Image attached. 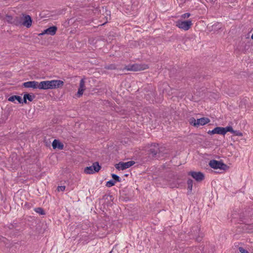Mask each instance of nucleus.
Segmentation results:
<instances>
[{
	"label": "nucleus",
	"instance_id": "f257e3e1",
	"mask_svg": "<svg viewBox=\"0 0 253 253\" xmlns=\"http://www.w3.org/2000/svg\"><path fill=\"white\" fill-rule=\"evenodd\" d=\"M64 82L61 80H51L42 81L40 83V89H54L62 87Z\"/></svg>",
	"mask_w": 253,
	"mask_h": 253
},
{
	"label": "nucleus",
	"instance_id": "f03ea898",
	"mask_svg": "<svg viewBox=\"0 0 253 253\" xmlns=\"http://www.w3.org/2000/svg\"><path fill=\"white\" fill-rule=\"evenodd\" d=\"M162 148L159 147L158 144L154 143L152 144L150 149L148 151V154L149 157H152V158H155L156 159H158L161 158V149Z\"/></svg>",
	"mask_w": 253,
	"mask_h": 253
},
{
	"label": "nucleus",
	"instance_id": "7ed1b4c3",
	"mask_svg": "<svg viewBox=\"0 0 253 253\" xmlns=\"http://www.w3.org/2000/svg\"><path fill=\"white\" fill-rule=\"evenodd\" d=\"M189 233L191 238H195L198 242H200L203 237V234L200 231V227L198 225L192 227Z\"/></svg>",
	"mask_w": 253,
	"mask_h": 253
},
{
	"label": "nucleus",
	"instance_id": "20e7f679",
	"mask_svg": "<svg viewBox=\"0 0 253 253\" xmlns=\"http://www.w3.org/2000/svg\"><path fill=\"white\" fill-rule=\"evenodd\" d=\"M148 68V66L146 64H129L128 65H126L122 70H126L127 71H138L141 70H144Z\"/></svg>",
	"mask_w": 253,
	"mask_h": 253
},
{
	"label": "nucleus",
	"instance_id": "39448f33",
	"mask_svg": "<svg viewBox=\"0 0 253 253\" xmlns=\"http://www.w3.org/2000/svg\"><path fill=\"white\" fill-rule=\"evenodd\" d=\"M210 122V120L208 118L203 117L200 119H198L197 120L194 118H191L190 119V123L193 125V126L198 127L200 125L204 126Z\"/></svg>",
	"mask_w": 253,
	"mask_h": 253
},
{
	"label": "nucleus",
	"instance_id": "423d86ee",
	"mask_svg": "<svg viewBox=\"0 0 253 253\" xmlns=\"http://www.w3.org/2000/svg\"><path fill=\"white\" fill-rule=\"evenodd\" d=\"M192 25L191 20L180 21L178 20L176 23V26L179 28L185 31L188 30Z\"/></svg>",
	"mask_w": 253,
	"mask_h": 253
},
{
	"label": "nucleus",
	"instance_id": "0eeeda50",
	"mask_svg": "<svg viewBox=\"0 0 253 253\" xmlns=\"http://www.w3.org/2000/svg\"><path fill=\"white\" fill-rule=\"evenodd\" d=\"M210 166L214 169H225L227 166L226 165L224 164L221 162L218 161L216 160H212L210 161L209 163Z\"/></svg>",
	"mask_w": 253,
	"mask_h": 253
},
{
	"label": "nucleus",
	"instance_id": "6e6552de",
	"mask_svg": "<svg viewBox=\"0 0 253 253\" xmlns=\"http://www.w3.org/2000/svg\"><path fill=\"white\" fill-rule=\"evenodd\" d=\"M101 167L98 162H95L91 166L87 167L84 169V172L87 174H92L98 172L100 169Z\"/></svg>",
	"mask_w": 253,
	"mask_h": 253
},
{
	"label": "nucleus",
	"instance_id": "1a4fd4ad",
	"mask_svg": "<svg viewBox=\"0 0 253 253\" xmlns=\"http://www.w3.org/2000/svg\"><path fill=\"white\" fill-rule=\"evenodd\" d=\"M21 25H23L28 28H30L32 23V19L29 15L24 13L21 14Z\"/></svg>",
	"mask_w": 253,
	"mask_h": 253
},
{
	"label": "nucleus",
	"instance_id": "9d476101",
	"mask_svg": "<svg viewBox=\"0 0 253 253\" xmlns=\"http://www.w3.org/2000/svg\"><path fill=\"white\" fill-rule=\"evenodd\" d=\"M135 164V162L133 161H128L127 162H120L118 164L115 165V168L117 169L124 170L129 168Z\"/></svg>",
	"mask_w": 253,
	"mask_h": 253
},
{
	"label": "nucleus",
	"instance_id": "9b49d317",
	"mask_svg": "<svg viewBox=\"0 0 253 253\" xmlns=\"http://www.w3.org/2000/svg\"><path fill=\"white\" fill-rule=\"evenodd\" d=\"M189 175H191L197 181L200 182L203 180L205 178L204 173L200 171H190Z\"/></svg>",
	"mask_w": 253,
	"mask_h": 253
},
{
	"label": "nucleus",
	"instance_id": "f8f14e48",
	"mask_svg": "<svg viewBox=\"0 0 253 253\" xmlns=\"http://www.w3.org/2000/svg\"><path fill=\"white\" fill-rule=\"evenodd\" d=\"M23 86L26 88H33L34 89L39 88L40 87V83L37 81H29L23 84Z\"/></svg>",
	"mask_w": 253,
	"mask_h": 253
},
{
	"label": "nucleus",
	"instance_id": "ddd939ff",
	"mask_svg": "<svg viewBox=\"0 0 253 253\" xmlns=\"http://www.w3.org/2000/svg\"><path fill=\"white\" fill-rule=\"evenodd\" d=\"M57 28L56 26H51V27L48 28L47 29L44 30V31L42 33L40 34L39 35H43L44 34H48V35H49L51 36H53L55 34V33L57 31Z\"/></svg>",
	"mask_w": 253,
	"mask_h": 253
},
{
	"label": "nucleus",
	"instance_id": "4468645a",
	"mask_svg": "<svg viewBox=\"0 0 253 253\" xmlns=\"http://www.w3.org/2000/svg\"><path fill=\"white\" fill-rule=\"evenodd\" d=\"M85 82L84 79H82L80 82V86L77 92V95L78 97L81 96L85 89Z\"/></svg>",
	"mask_w": 253,
	"mask_h": 253
},
{
	"label": "nucleus",
	"instance_id": "2eb2a0df",
	"mask_svg": "<svg viewBox=\"0 0 253 253\" xmlns=\"http://www.w3.org/2000/svg\"><path fill=\"white\" fill-rule=\"evenodd\" d=\"M52 146L54 149L57 148L59 150H62L64 148L63 144L57 139H54L53 140L52 143Z\"/></svg>",
	"mask_w": 253,
	"mask_h": 253
},
{
	"label": "nucleus",
	"instance_id": "dca6fc26",
	"mask_svg": "<svg viewBox=\"0 0 253 253\" xmlns=\"http://www.w3.org/2000/svg\"><path fill=\"white\" fill-rule=\"evenodd\" d=\"M208 133L210 135L218 134L223 135L222 127L217 126L211 130H209Z\"/></svg>",
	"mask_w": 253,
	"mask_h": 253
},
{
	"label": "nucleus",
	"instance_id": "f3484780",
	"mask_svg": "<svg viewBox=\"0 0 253 253\" xmlns=\"http://www.w3.org/2000/svg\"><path fill=\"white\" fill-rule=\"evenodd\" d=\"M35 97V96L33 94L31 95L29 93H26L23 96V103H24L26 104L27 103V100H28L29 101H32L34 98Z\"/></svg>",
	"mask_w": 253,
	"mask_h": 253
},
{
	"label": "nucleus",
	"instance_id": "a211bd4d",
	"mask_svg": "<svg viewBox=\"0 0 253 253\" xmlns=\"http://www.w3.org/2000/svg\"><path fill=\"white\" fill-rule=\"evenodd\" d=\"M8 100L11 102H14L17 100L19 103H23V100L21 96L18 95H12L9 97Z\"/></svg>",
	"mask_w": 253,
	"mask_h": 253
},
{
	"label": "nucleus",
	"instance_id": "6ab92c4d",
	"mask_svg": "<svg viewBox=\"0 0 253 253\" xmlns=\"http://www.w3.org/2000/svg\"><path fill=\"white\" fill-rule=\"evenodd\" d=\"M12 24L16 26L21 25V16L13 17Z\"/></svg>",
	"mask_w": 253,
	"mask_h": 253
},
{
	"label": "nucleus",
	"instance_id": "aec40b11",
	"mask_svg": "<svg viewBox=\"0 0 253 253\" xmlns=\"http://www.w3.org/2000/svg\"><path fill=\"white\" fill-rule=\"evenodd\" d=\"M223 135H225L227 132H230L232 133L233 132V129L231 126H227L225 127H222Z\"/></svg>",
	"mask_w": 253,
	"mask_h": 253
},
{
	"label": "nucleus",
	"instance_id": "412c9836",
	"mask_svg": "<svg viewBox=\"0 0 253 253\" xmlns=\"http://www.w3.org/2000/svg\"><path fill=\"white\" fill-rule=\"evenodd\" d=\"M193 180L191 179H189L187 180L188 190L189 191L188 192L192 191L193 187Z\"/></svg>",
	"mask_w": 253,
	"mask_h": 253
},
{
	"label": "nucleus",
	"instance_id": "4be33fe9",
	"mask_svg": "<svg viewBox=\"0 0 253 253\" xmlns=\"http://www.w3.org/2000/svg\"><path fill=\"white\" fill-rule=\"evenodd\" d=\"M34 211L37 212L39 213L40 215H44L45 212L42 208H37L34 209Z\"/></svg>",
	"mask_w": 253,
	"mask_h": 253
},
{
	"label": "nucleus",
	"instance_id": "5701e85b",
	"mask_svg": "<svg viewBox=\"0 0 253 253\" xmlns=\"http://www.w3.org/2000/svg\"><path fill=\"white\" fill-rule=\"evenodd\" d=\"M105 68L108 70H115L117 69L116 65L114 64L107 65L105 67Z\"/></svg>",
	"mask_w": 253,
	"mask_h": 253
},
{
	"label": "nucleus",
	"instance_id": "b1692460",
	"mask_svg": "<svg viewBox=\"0 0 253 253\" xmlns=\"http://www.w3.org/2000/svg\"><path fill=\"white\" fill-rule=\"evenodd\" d=\"M111 176H112V177L113 179V180L114 181H115V182H121V179L120 177L118 175H117V174L113 173V174H111Z\"/></svg>",
	"mask_w": 253,
	"mask_h": 253
},
{
	"label": "nucleus",
	"instance_id": "393cba45",
	"mask_svg": "<svg viewBox=\"0 0 253 253\" xmlns=\"http://www.w3.org/2000/svg\"><path fill=\"white\" fill-rule=\"evenodd\" d=\"M115 184V181H114L113 180H110L107 182L106 186L108 187H112Z\"/></svg>",
	"mask_w": 253,
	"mask_h": 253
},
{
	"label": "nucleus",
	"instance_id": "a878e982",
	"mask_svg": "<svg viewBox=\"0 0 253 253\" xmlns=\"http://www.w3.org/2000/svg\"><path fill=\"white\" fill-rule=\"evenodd\" d=\"M232 133H233V134L236 136H243V133L239 130H233V132H232Z\"/></svg>",
	"mask_w": 253,
	"mask_h": 253
},
{
	"label": "nucleus",
	"instance_id": "bb28decb",
	"mask_svg": "<svg viewBox=\"0 0 253 253\" xmlns=\"http://www.w3.org/2000/svg\"><path fill=\"white\" fill-rule=\"evenodd\" d=\"M13 17L12 16H6V19L8 23H11V24H12V22L13 21Z\"/></svg>",
	"mask_w": 253,
	"mask_h": 253
},
{
	"label": "nucleus",
	"instance_id": "cd10ccee",
	"mask_svg": "<svg viewBox=\"0 0 253 253\" xmlns=\"http://www.w3.org/2000/svg\"><path fill=\"white\" fill-rule=\"evenodd\" d=\"M239 251L241 253H249V252L243 247H239Z\"/></svg>",
	"mask_w": 253,
	"mask_h": 253
},
{
	"label": "nucleus",
	"instance_id": "c85d7f7f",
	"mask_svg": "<svg viewBox=\"0 0 253 253\" xmlns=\"http://www.w3.org/2000/svg\"><path fill=\"white\" fill-rule=\"evenodd\" d=\"M191 15L190 13H185L181 15V17L183 18H187Z\"/></svg>",
	"mask_w": 253,
	"mask_h": 253
},
{
	"label": "nucleus",
	"instance_id": "c756f323",
	"mask_svg": "<svg viewBox=\"0 0 253 253\" xmlns=\"http://www.w3.org/2000/svg\"><path fill=\"white\" fill-rule=\"evenodd\" d=\"M65 189V186H60L57 187V190L58 191H64Z\"/></svg>",
	"mask_w": 253,
	"mask_h": 253
},
{
	"label": "nucleus",
	"instance_id": "7c9ffc66",
	"mask_svg": "<svg viewBox=\"0 0 253 253\" xmlns=\"http://www.w3.org/2000/svg\"><path fill=\"white\" fill-rule=\"evenodd\" d=\"M251 38H252V39H253V34H252V36H251Z\"/></svg>",
	"mask_w": 253,
	"mask_h": 253
},
{
	"label": "nucleus",
	"instance_id": "2f4dec72",
	"mask_svg": "<svg viewBox=\"0 0 253 253\" xmlns=\"http://www.w3.org/2000/svg\"><path fill=\"white\" fill-rule=\"evenodd\" d=\"M105 24H106V22H104V23H103L102 24H101L100 25H104Z\"/></svg>",
	"mask_w": 253,
	"mask_h": 253
},
{
	"label": "nucleus",
	"instance_id": "473e14b6",
	"mask_svg": "<svg viewBox=\"0 0 253 253\" xmlns=\"http://www.w3.org/2000/svg\"><path fill=\"white\" fill-rule=\"evenodd\" d=\"M105 24H106V22H104V23H103L102 24H101L100 25H104Z\"/></svg>",
	"mask_w": 253,
	"mask_h": 253
}]
</instances>
